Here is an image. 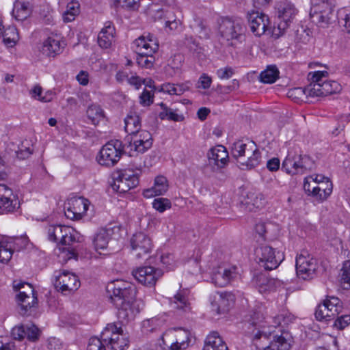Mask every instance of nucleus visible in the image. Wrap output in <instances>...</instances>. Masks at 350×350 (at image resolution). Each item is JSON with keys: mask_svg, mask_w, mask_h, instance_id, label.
<instances>
[{"mask_svg": "<svg viewBox=\"0 0 350 350\" xmlns=\"http://www.w3.org/2000/svg\"><path fill=\"white\" fill-rule=\"evenodd\" d=\"M107 291L111 301L118 310L120 319L129 321L134 318L135 310L133 305L137 289L133 284L122 280H114L108 283Z\"/></svg>", "mask_w": 350, "mask_h": 350, "instance_id": "f257e3e1", "label": "nucleus"}, {"mask_svg": "<svg viewBox=\"0 0 350 350\" xmlns=\"http://www.w3.org/2000/svg\"><path fill=\"white\" fill-rule=\"evenodd\" d=\"M327 77L328 72L325 70L309 72L308 93L310 97L327 96L340 92L341 85L337 81H328Z\"/></svg>", "mask_w": 350, "mask_h": 350, "instance_id": "f03ea898", "label": "nucleus"}, {"mask_svg": "<svg viewBox=\"0 0 350 350\" xmlns=\"http://www.w3.org/2000/svg\"><path fill=\"white\" fill-rule=\"evenodd\" d=\"M314 163L311 157L303 154L298 147L291 148L282 164V170L290 175L303 174L311 170Z\"/></svg>", "mask_w": 350, "mask_h": 350, "instance_id": "7ed1b4c3", "label": "nucleus"}, {"mask_svg": "<svg viewBox=\"0 0 350 350\" xmlns=\"http://www.w3.org/2000/svg\"><path fill=\"white\" fill-rule=\"evenodd\" d=\"M278 18L280 21L273 30L274 36L278 38L283 35L289 27L299 13L295 5L288 0H283L277 4Z\"/></svg>", "mask_w": 350, "mask_h": 350, "instance_id": "20e7f679", "label": "nucleus"}, {"mask_svg": "<svg viewBox=\"0 0 350 350\" xmlns=\"http://www.w3.org/2000/svg\"><path fill=\"white\" fill-rule=\"evenodd\" d=\"M125 141V152L132 157L135 154H143L150 149L152 146L153 139L149 131L142 130L127 136Z\"/></svg>", "mask_w": 350, "mask_h": 350, "instance_id": "39448f33", "label": "nucleus"}, {"mask_svg": "<svg viewBox=\"0 0 350 350\" xmlns=\"http://www.w3.org/2000/svg\"><path fill=\"white\" fill-rule=\"evenodd\" d=\"M256 260L265 270L276 269L284 259L283 253L267 245H262L255 250Z\"/></svg>", "mask_w": 350, "mask_h": 350, "instance_id": "423d86ee", "label": "nucleus"}, {"mask_svg": "<svg viewBox=\"0 0 350 350\" xmlns=\"http://www.w3.org/2000/svg\"><path fill=\"white\" fill-rule=\"evenodd\" d=\"M334 5L332 1L320 0L313 3L310 16L312 22L317 25L325 27L329 24L334 15Z\"/></svg>", "mask_w": 350, "mask_h": 350, "instance_id": "0eeeda50", "label": "nucleus"}, {"mask_svg": "<svg viewBox=\"0 0 350 350\" xmlns=\"http://www.w3.org/2000/svg\"><path fill=\"white\" fill-rule=\"evenodd\" d=\"M124 151L125 150L122 142L110 141L100 150L98 162L101 165L112 167L118 162Z\"/></svg>", "mask_w": 350, "mask_h": 350, "instance_id": "6e6552de", "label": "nucleus"}, {"mask_svg": "<svg viewBox=\"0 0 350 350\" xmlns=\"http://www.w3.org/2000/svg\"><path fill=\"white\" fill-rule=\"evenodd\" d=\"M101 339L108 342L113 350H125L129 347V340L123 334L121 327L114 323H109L101 333Z\"/></svg>", "mask_w": 350, "mask_h": 350, "instance_id": "1a4fd4ad", "label": "nucleus"}, {"mask_svg": "<svg viewBox=\"0 0 350 350\" xmlns=\"http://www.w3.org/2000/svg\"><path fill=\"white\" fill-rule=\"evenodd\" d=\"M296 273L299 278L310 280L314 278L317 267V260L306 250H303L296 258Z\"/></svg>", "mask_w": 350, "mask_h": 350, "instance_id": "9d476101", "label": "nucleus"}, {"mask_svg": "<svg viewBox=\"0 0 350 350\" xmlns=\"http://www.w3.org/2000/svg\"><path fill=\"white\" fill-rule=\"evenodd\" d=\"M54 278L55 288L64 294L77 290L81 285L75 274L65 270L56 271L54 273Z\"/></svg>", "mask_w": 350, "mask_h": 350, "instance_id": "9b49d317", "label": "nucleus"}, {"mask_svg": "<svg viewBox=\"0 0 350 350\" xmlns=\"http://www.w3.org/2000/svg\"><path fill=\"white\" fill-rule=\"evenodd\" d=\"M219 31L225 40L231 41V45L234 44L233 40H241L243 37V28L241 23L228 18L221 20Z\"/></svg>", "mask_w": 350, "mask_h": 350, "instance_id": "f8f14e48", "label": "nucleus"}, {"mask_svg": "<svg viewBox=\"0 0 350 350\" xmlns=\"http://www.w3.org/2000/svg\"><path fill=\"white\" fill-rule=\"evenodd\" d=\"M139 184V179L136 174L130 170L119 171L113 176L112 188L119 193H125L135 188Z\"/></svg>", "mask_w": 350, "mask_h": 350, "instance_id": "ddd939ff", "label": "nucleus"}, {"mask_svg": "<svg viewBox=\"0 0 350 350\" xmlns=\"http://www.w3.org/2000/svg\"><path fill=\"white\" fill-rule=\"evenodd\" d=\"M90 202L83 197L69 198L64 205L65 215L70 219H80L88 209Z\"/></svg>", "mask_w": 350, "mask_h": 350, "instance_id": "4468645a", "label": "nucleus"}, {"mask_svg": "<svg viewBox=\"0 0 350 350\" xmlns=\"http://www.w3.org/2000/svg\"><path fill=\"white\" fill-rule=\"evenodd\" d=\"M132 273L139 283L150 287L154 286L163 274L162 270L152 266L138 267L133 270Z\"/></svg>", "mask_w": 350, "mask_h": 350, "instance_id": "2eb2a0df", "label": "nucleus"}, {"mask_svg": "<svg viewBox=\"0 0 350 350\" xmlns=\"http://www.w3.org/2000/svg\"><path fill=\"white\" fill-rule=\"evenodd\" d=\"M130 242L131 248L137 258H142L148 255L153 247L150 237L142 232L134 234Z\"/></svg>", "mask_w": 350, "mask_h": 350, "instance_id": "dca6fc26", "label": "nucleus"}, {"mask_svg": "<svg viewBox=\"0 0 350 350\" xmlns=\"http://www.w3.org/2000/svg\"><path fill=\"white\" fill-rule=\"evenodd\" d=\"M213 310L217 314L228 312L234 303V296L228 292H215L210 296Z\"/></svg>", "mask_w": 350, "mask_h": 350, "instance_id": "f3484780", "label": "nucleus"}, {"mask_svg": "<svg viewBox=\"0 0 350 350\" xmlns=\"http://www.w3.org/2000/svg\"><path fill=\"white\" fill-rule=\"evenodd\" d=\"M247 20L250 30L257 36L264 34L269 24V17L258 12H250L247 15Z\"/></svg>", "mask_w": 350, "mask_h": 350, "instance_id": "a211bd4d", "label": "nucleus"}, {"mask_svg": "<svg viewBox=\"0 0 350 350\" xmlns=\"http://www.w3.org/2000/svg\"><path fill=\"white\" fill-rule=\"evenodd\" d=\"M137 54L154 55L159 49V44L152 35L142 36L134 42Z\"/></svg>", "mask_w": 350, "mask_h": 350, "instance_id": "6ab92c4d", "label": "nucleus"}, {"mask_svg": "<svg viewBox=\"0 0 350 350\" xmlns=\"http://www.w3.org/2000/svg\"><path fill=\"white\" fill-rule=\"evenodd\" d=\"M18 204L12 190L7 185L0 184V210L2 213L13 212Z\"/></svg>", "mask_w": 350, "mask_h": 350, "instance_id": "aec40b11", "label": "nucleus"}, {"mask_svg": "<svg viewBox=\"0 0 350 350\" xmlns=\"http://www.w3.org/2000/svg\"><path fill=\"white\" fill-rule=\"evenodd\" d=\"M264 317L260 311H254L251 315L250 322L248 323V328L253 327L252 331L249 333L254 336L255 338H260L262 336L267 338L272 332L271 330H266V326L263 323Z\"/></svg>", "mask_w": 350, "mask_h": 350, "instance_id": "412c9836", "label": "nucleus"}, {"mask_svg": "<svg viewBox=\"0 0 350 350\" xmlns=\"http://www.w3.org/2000/svg\"><path fill=\"white\" fill-rule=\"evenodd\" d=\"M25 244L27 239L25 237L9 238L0 241V262H8L12 258L13 252L18 250V242Z\"/></svg>", "mask_w": 350, "mask_h": 350, "instance_id": "4be33fe9", "label": "nucleus"}, {"mask_svg": "<svg viewBox=\"0 0 350 350\" xmlns=\"http://www.w3.org/2000/svg\"><path fill=\"white\" fill-rule=\"evenodd\" d=\"M252 283L260 293L274 291L278 286H280V280L270 278L263 273L255 275L252 280Z\"/></svg>", "mask_w": 350, "mask_h": 350, "instance_id": "5701e85b", "label": "nucleus"}, {"mask_svg": "<svg viewBox=\"0 0 350 350\" xmlns=\"http://www.w3.org/2000/svg\"><path fill=\"white\" fill-rule=\"evenodd\" d=\"M256 150V144L250 139L238 140L232 144L231 153L236 159L237 163L241 158L245 157L246 155L252 153Z\"/></svg>", "mask_w": 350, "mask_h": 350, "instance_id": "b1692460", "label": "nucleus"}, {"mask_svg": "<svg viewBox=\"0 0 350 350\" xmlns=\"http://www.w3.org/2000/svg\"><path fill=\"white\" fill-rule=\"evenodd\" d=\"M237 275L234 267L230 269H221L213 272L211 277L212 282L219 287H224L233 280Z\"/></svg>", "mask_w": 350, "mask_h": 350, "instance_id": "393cba45", "label": "nucleus"}, {"mask_svg": "<svg viewBox=\"0 0 350 350\" xmlns=\"http://www.w3.org/2000/svg\"><path fill=\"white\" fill-rule=\"evenodd\" d=\"M115 27L111 21L104 23L98 35V44L103 49H109L115 41Z\"/></svg>", "mask_w": 350, "mask_h": 350, "instance_id": "a878e982", "label": "nucleus"}, {"mask_svg": "<svg viewBox=\"0 0 350 350\" xmlns=\"http://www.w3.org/2000/svg\"><path fill=\"white\" fill-rule=\"evenodd\" d=\"M28 292L20 291L17 295V299L21 306V314H25L29 309L33 307L37 303L34 289L31 284L26 285Z\"/></svg>", "mask_w": 350, "mask_h": 350, "instance_id": "bb28decb", "label": "nucleus"}, {"mask_svg": "<svg viewBox=\"0 0 350 350\" xmlns=\"http://www.w3.org/2000/svg\"><path fill=\"white\" fill-rule=\"evenodd\" d=\"M168 187L167 178L163 176H158L154 179L153 186L145 189L143 192V195L147 198L163 195L167 191Z\"/></svg>", "mask_w": 350, "mask_h": 350, "instance_id": "cd10ccee", "label": "nucleus"}, {"mask_svg": "<svg viewBox=\"0 0 350 350\" xmlns=\"http://www.w3.org/2000/svg\"><path fill=\"white\" fill-rule=\"evenodd\" d=\"M208 158L213 160L219 167H224L228 161V152L224 146L218 145L208 151Z\"/></svg>", "mask_w": 350, "mask_h": 350, "instance_id": "c85d7f7f", "label": "nucleus"}, {"mask_svg": "<svg viewBox=\"0 0 350 350\" xmlns=\"http://www.w3.org/2000/svg\"><path fill=\"white\" fill-rule=\"evenodd\" d=\"M261 161V153L256 146V150L252 153L246 155L245 157L241 158L237 163L238 167L242 170H249L258 166Z\"/></svg>", "mask_w": 350, "mask_h": 350, "instance_id": "c756f323", "label": "nucleus"}, {"mask_svg": "<svg viewBox=\"0 0 350 350\" xmlns=\"http://www.w3.org/2000/svg\"><path fill=\"white\" fill-rule=\"evenodd\" d=\"M64 47V43L59 40L50 37L43 42L41 51L46 56L54 57L61 53L63 51Z\"/></svg>", "mask_w": 350, "mask_h": 350, "instance_id": "7c9ffc66", "label": "nucleus"}, {"mask_svg": "<svg viewBox=\"0 0 350 350\" xmlns=\"http://www.w3.org/2000/svg\"><path fill=\"white\" fill-rule=\"evenodd\" d=\"M31 14V8L29 2L16 0L14 3L12 16L18 21L26 20Z\"/></svg>", "mask_w": 350, "mask_h": 350, "instance_id": "2f4dec72", "label": "nucleus"}, {"mask_svg": "<svg viewBox=\"0 0 350 350\" xmlns=\"http://www.w3.org/2000/svg\"><path fill=\"white\" fill-rule=\"evenodd\" d=\"M203 350H228L226 343L216 332L207 336Z\"/></svg>", "mask_w": 350, "mask_h": 350, "instance_id": "473e14b6", "label": "nucleus"}, {"mask_svg": "<svg viewBox=\"0 0 350 350\" xmlns=\"http://www.w3.org/2000/svg\"><path fill=\"white\" fill-rule=\"evenodd\" d=\"M124 129L130 135L137 133L141 129V118L135 111H130L124 118Z\"/></svg>", "mask_w": 350, "mask_h": 350, "instance_id": "72a5a7b5", "label": "nucleus"}, {"mask_svg": "<svg viewBox=\"0 0 350 350\" xmlns=\"http://www.w3.org/2000/svg\"><path fill=\"white\" fill-rule=\"evenodd\" d=\"M112 228H100L96 233L93 243L96 250L106 249L111 239Z\"/></svg>", "mask_w": 350, "mask_h": 350, "instance_id": "f704fd0d", "label": "nucleus"}, {"mask_svg": "<svg viewBox=\"0 0 350 350\" xmlns=\"http://www.w3.org/2000/svg\"><path fill=\"white\" fill-rule=\"evenodd\" d=\"M189 89V87L187 83L174 84L171 83H163L156 88L157 92L169 95H181Z\"/></svg>", "mask_w": 350, "mask_h": 350, "instance_id": "c9c22d12", "label": "nucleus"}, {"mask_svg": "<svg viewBox=\"0 0 350 350\" xmlns=\"http://www.w3.org/2000/svg\"><path fill=\"white\" fill-rule=\"evenodd\" d=\"M68 226L62 225H50L46 228V234L49 240L53 242L61 243V237L68 232Z\"/></svg>", "mask_w": 350, "mask_h": 350, "instance_id": "e433bc0d", "label": "nucleus"}, {"mask_svg": "<svg viewBox=\"0 0 350 350\" xmlns=\"http://www.w3.org/2000/svg\"><path fill=\"white\" fill-rule=\"evenodd\" d=\"M287 96L289 98L295 103L310 102V96L308 93V86L306 88H294L288 90Z\"/></svg>", "mask_w": 350, "mask_h": 350, "instance_id": "4c0bfd02", "label": "nucleus"}, {"mask_svg": "<svg viewBox=\"0 0 350 350\" xmlns=\"http://www.w3.org/2000/svg\"><path fill=\"white\" fill-rule=\"evenodd\" d=\"M176 329H170L167 330L161 336V342L160 346L163 350L169 349L170 350H177L176 345H175V337Z\"/></svg>", "mask_w": 350, "mask_h": 350, "instance_id": "58836bf2", "label": "nucleus"}, {"mask_svg": "<svg viewBox=\"0 0 350 350\" xmlns=\"http://www.w3.org/2000/svg\"><path fill=\"white\" fill-rule=\"evenodd\" d=\"M170 304L174 309L182 310L185 312L190 310L188 299L183 291L177 293L171 300Z\"/></svg>", "mask_w": 350, "mask_h": 350, "instance_id": "ea45409f", "label": "nucleus"}, {"mask_svg": "<svg viewBox=\"0 0 350 350\" xmlns=\"http://www.w3.org/2000/svg\"><path fill=\"white\" fill-rule=\"evenodd\" d=\"M244 204L250 211H254L257 208H260L264 204L262 196L260 193H249L244 200Z\"/></svg>", "mask_w": 350, "mask_h": 350, "instance_id": "a19ab883", "label": "nucleus"}, {"mask_svg": "<svg viewBox=\"0 0 350 350\" xmlns=\"http://www.w3.org/2000/svg\"><path fill=\"white\" fill-rule=\"evenodd\" d=\"M291 343L286 337L282 334L275 336L269 345L265 348V350H290Z\"/></svg>", "mask_w": 350, "mask_h": 350, "instance_id": "79ce46f5", "label": "nucleus"}, {"mask_svg": "<svg viewBox=\"0 0 350 350\" xmlns=\"http://www.w3.org/2000/svg\"><path fill=\"white\" fill-rule=\"evenodd\" d=\"M279 70L275 66L270 65L260 75V81L264 83H273L279 77Z\"/></svg>", "mask_w": 350, "mask_h": 350, "instance_id": "37998d69", "label": "nucleus"}, {"mask_svg": "<svg viewBox=\"0 0 350 350\" xmlns=\"http://www.w3.org/2000/svg\"><path fill=\"white\" fill-rule=\"evenodd\" d=\"M30 94L32 98L44 103L51 101L54 97V94L51 91H47L43 95L42 88L38 85L30 90Z\"/></svg>", "mask_w": 350, "mask_h": 350, "instance_id": "c03bdc74", "label": "nucleus"}, {"mask_svg": "<svg viewBox=\"0 0 350 350\" xmlns=\"http://www.w3.org/2000/svg\"><path fill=\"white\" fill-rule=\"evenodd\" d=\"M79 14V4L78 2L72 1L68 3L66 10L63 14V20L65 23H69L75 19Z\"/></svg>", "mask_w": 350, "mask_h": 350, "instance_id": "a18cd8bd", "label": "nucleus"}, {"mask_svg": "<svg viewBox=\"0 0 350 350\" xmlns=\"http://www.w3.org/2000/svg\"><path fill=\"white\" fill-rule=\"evenodd\" d=\"M189 334L185 330L176 329L175 345L177 350L185 349L188 347Z\"/></svg>", "mask_w": 350, "mask_h": 350, "instance_id": "49530a36", "label": "nucleus"}, {"mask_svg": "<svg viewBox=\"0 0 350 350\" xmlns=\"http://www.w3.org/2000/svg\"><path fill=\"white\" fill-rule=\"evenodd\" d=\"M341 282L344 288H350V260H345L341 269Z\"/></svg>", "mask_w": 350, "mask_h": 350, "instance_id": "de8ad7c7", "label": "nucleus"}, {"mask_svg": "<svg viewBox=\"0 0 350 350\" xmlns=\"http://www.w3.org/2000/svg\"><path fill=\"white\" fill-rule=\"evenodd\" d=\"M323 304H326L331 308V312L334 314H338L341 312L342 305L340 299L336 297H327L324 301Z\"/></svg>", "mask_w": 350, "mask_h": 350, "instance_id": "09e8293b", "label": "nucleus"}, {"mask_svg": "<svg viewBox=\"0 0 350 350\" xmlns=\"http://www.w3.org/2000/svg\"><path fill=\"white\" fill-rule=\"evenodd\" d=\"M326 304H319L315 311V317L318 321H329L334 318L327 312Z\"/></svg>", "mask_w": 350, "mask_h": 350, "instance_id": "8fccbe9b", "label": "nucleus"}, {"mask_svg": "<svg viewBox=\"0 0 350 350\" xmlns=\"http://www.w3.org/2000/svg\"><path fill=\"white\" fill-rule=\"evenodd\" d=\"M294 317L288 312L284 311L274 318V327L279 325H286L292 322Z\"/></svg>", "mask_w": 350, "mask_h": 350, "instance_id": "3c124183", "label": "nucleus"}, {"mask_svg": "<svg viewBox=\"0 0 350 350\" xmlns=\"http://www.w3.org/2000/svg\"><path fill=\"white\" fill-rule=\"evenodd\" d=\"M332 183L329 179H326L325 181L319 183L317 185H314V189L323 191L321 198H328L332 192Z\"/></svg>", "mask_w": 350, "mask_h": 350, "instance_id": "603ef678", "label": "nucleus"}, {"mask_svg": "<svg viewBox=\"0 0 350 350\" xmlns=\"http://www.w3.org/2000/svg\"><path fill=\"white\" fill-rule=\"evenodd\" d=\"M136 61L139 66L150 68L153 66L154 57H153V55H146L144 54H137Z\"/></svg>", "mask_w": 350, "mask_h": 350, "instance_id": "864d4df0", "label": "nucleus"}, {"mask_svg": "<svg viewBox=\"0 0 350 350\" xmlns=\"http://www.w3.org/2000/svg\"><path fill=\"white\" fill-rule=\"evenodd\" d=\"M152 206L160 213L171 208V202L167 198H159L154 200Z\"/></svg>", "mask_w": 350, "mask_h": 350, "instance_id": "5fc2aeb1", "label": "nucleus"}, {"mask_svg": "<svg viewBox=\"0 0 350 350\" xmlns=\"http://www.w3.org/2000/svg\"><path fill=\"white\" fill-rule=\"evenodd\" d=\"M159 116L161 120L167 119L175 122H180L184 120V116L176 113L175 111H162L159 113Z\"/></svg>", "mask_w": 350, "mask_h": 350, "instance_id": "6e6d98bb", "label": "nucleus"}, {"mask_svg": "<svg viewBox=\"0 0 350 350\" xmlns=\"http://www.w3.org/2000/svg\"><path fill=\"white\" fill-rule=\"evenodd\" d=\"M165 27H168L170 31L176 30L180 25V22L177 21L172 12H166L165 15Z\"/></svg>", "mask_w": 350, "mask_h": 350, "instance_id": "4d7b16f0", "label": "nucleus"}, {"mask_svg": "<svg viewBox=\"0 0 350 350\" xmlns=\"http://www.w3.org/2000/svg\"><path fill=\"white\" fill-rule=\"evenodd\" d=\"M304 189L308 193V195H312L317 200L322 202L326 200L327 198H321V196L323 194V191H319L314 189V185H310V184L308 183H304Z\"/></svg>", "mask_w": 350, "mask_h": 350, "instance_id": "13d9d810", "label": "nucleus"}, {"mask_svg": "<svg viewBox=\"0 0 350 350\" xmlns=\"http://www.w3.org/2000/svg\"><path fill=\"white\" fill-rule=\"evenodd\" d=\"M88 119L94 125H96L104 118L103 111H87Z\"/></svg>", "mask_w": 350, "mask_h": 350, "instance_id": "bf43d9fd", "label": "nucleus"}, {"mask_svg": "<svg viewBox=\"0 0 350 350\" xmlns=\"http://www.w3.org/2000/svg\"><path fill=\"white\" fill-rule=\"evenodd\" d=\"M9 31H10L11 33L13 34V37H7V35L8 33H6L5 35H3V42L5 44L8 46L12 47L16 44L17 41L18 40V35L15 28H10L9 29Z\"/></svg>", "mask_w": 350, "mask_h": 350, "instance_id": "052dcab7", "label": "nucleus"}, {"mask_svg": "<svg viewBox=\"0 0 350 350\" xmlns=\"http://www.w3.org/2000/svg\"><path fill=\"white\" fill-rule=\"evenodd\" d=\"M25 326V337L27 338L29 340L35 341L38 339L39 335V329L34 325H31L30 326Z\"/></svg>", "mask_w": 350, "mask_h": 350, "instance_id": "680f3d73", "label": "nucleus"}, {"mask_svg": "<svg viewBox=\"0 0 350 350\" xmlns=\"http://www.w3.org/2000/svg\"><path fill=\"white\" fill-rule=\"evenodd\" d=\"M87 350H106L105 345L100 339L97 337H92L89 340Z\"/></svg>", "mask_w": 350, "mask_h": 350, "instance_id": "e2e57ef3", "label": "nucleus"}, {"mask_svg": "<svg viewBox=\"0 0 350 350\" xmlns=\"http://www.w3.org/2000/svg\"><path fill=\"white\" fill-rule=\"evenodd\" d=\"M73 229L68 226V232L66 234L65 233L63 234L62 237H61V244L62 245H71L73 242L75 241V237L73 234Z\"/></svg>", "mask_w": 350, "mask_h": 350, "instance_id": "0e129e2a", "label": "nucleus"}, {"mask_svg": "<svg viewBox=\"0 0 350 350\" xmlns=\"http://www.w3.org/2000/svg\"><path fill=\"white\" fill-rule=\"evenodd\" d=\"M140 103L144 106H149L153 102V94L146 90H144L139 96Z\"/></svg>", "mask_w": 350, "mask_h": 350, "instance_id": "69168bd1", "label": "nucleus"}, {"mask_svg": "<svg viewBox=\"0 0 350 350\" xmlns=\"http://www.w3.org/2000/svg\"><path fill=\"white\" fill-rule=\"evenodd\" d=\"M350 323V315H342L338 317L334 322V326L339 329H342Z\"/></svg>", "mask_w": 350, "mask_h": 350, "instance_id": "338daca9", "label": "nucleus"}, {"mask_svg": "<svg viewBox=\"0 0 350 350\" xmlns=\"http://www.w3.org/2000/svg\"><path fill=\"white\" fill-rule=\"evenodd\" d=\"M12 336L16 340H22L25 337V326L20 325L14 327L12 330Z\"/></svg>", "mask_w": 350, "mask_h": 350, "instance_id": "774afa93", "label": "nucleus"}]
</instances>
